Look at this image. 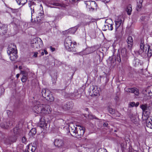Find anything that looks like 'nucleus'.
I'll return each mask as SVG.
<instances>
[{"label":"nucleus","instance_id":"nucleus-1","mask_svg":"<svg viewBox=\"0 0 152 152\" xmlns=\"http://www.w3.org/2000/svg\"><path fill=\"white\" fill-rule=\"evenodd\" d=\"M69 132L71 135L77 138H80L84 133V128L83 126L75 125L72 123L69 125Z\"/></svg>","mask_w":152,"mask_h":152},{"label":"nucleus","instance_id":"nucleus-2","mask_svg":"<svg viewBox=\"0 0 152 152\" xmlns=\"http://www.w3.org/2000/svg\"><path fill=\"white\" fill-rule=\"evenodd\" d=\"M33 110L37 113L47 114L51 112V108L49 105L39 104L38 102L37 105L33 107Z\"/></svg>","mask_w":152,"mask_h":152},{"label":"nucleus","instance_id":"nucleus-3","mask_svg":"<svg viewBox=\"0 0 152 152\" xmlns=\"http://www.w3.org/2000/svg\"><path fill=\"white\" fill-rule=\"evenodd\" d=\"M7 53L10 56V60L12 61H14L17 59V51L16 46L14 44H11L9 45L8 48Z\"/></svg>","mask_w":152,"mask_h":152},{"label":"nucleus","instance_id":"nucleus-4","mask_svg":"<svg viewBox=\"0 0 152 152\" xmlns=\"http://www.w3.org/2000/svg\"><path fill=\"white\" fill-rule=\"evenodd\" d=\"M64 45L66 49L69 51H76L74 43H72L70 37H68L66 38L64 42Z\"/></svg>","mask_w":152,"mask_h":152},{"label":"nucleus","instance_id":"nucleus-5","mask_svg":"<svg viewBox=\"0 0 152 152\" xmlns=\"http://www.w3.org/2000/svg\"><path fill=\"white\" fill-rule=\"evenodd\" d=\"M30 44L31 47L34 49H39L42 48L43 46L42 40L39 38H35L32 39L31 40Z\"/></svg>","mask_w":152,"mask_h":152},{"label":"nucleus","instance_id":"nucleus-6","mask_svg":"<svg viewBox=\"0 0 152 152\" xmlns=\"http://www.w3.org/2000/svg\"><path fill=\"white\" fill-rule=\"evenodd\" d=\"M42 94L43 96L47 100L50 102L53 101L54 98L51 92L48 89H43L42 90Z\"/></svg>","mask_w":152,"mask_h":152},{"label":"nucleus","instance_id":"nucleus-7","mask_svg":"<svg viewBox=\"0 0 152 152\" xmlns=\"http://www.w3.org/2000/svg\"><path fill=\"white\" fill-rule=\"evenodd\" d=\"M100 89L96 86H92L88 91L89 95L91 96H97L99 94Z\"/></svg>","mask_w":152,"mask_h":152},{"label":"nucleus","instance_id":"nucleus-8","mask_svg":"<svg viewBox=\"0 0 152 152\" xmlns=\"http://www.w3.org/2000/svg\"><path fill=\"white\" fill-rule=\"evenodd\" d=\"M152 49H150V47L148 45H144L143 41H141L140 45V48L144 52H146L148 49V52L150 54H152V44L151 45Z\"/></svg>","mask_w":152,"mask_h":152},{"label":"nucleus","instance_id":"nucleus-9","mask_svg":"<svg viewBox=\"0 0 152 152\" xmlns=\"http://www.w3.org/2000/svg\"><path fill=\"white\" fill-rule=\"evenodd\" d=\"M85 2L87 8L88 9L90 10L93 11L94 10L95 8L96 7L97 4L94 1H88Z\"/></svg>","mask_w":152,"mask_h":152},{"label":"nucleus","instance_id":"nucleus-10","mask_svg":"<svg viewBox=\"0 0 152 152\" xmlns=\"http://www.w3.org/2000/svg\"><path fill=\"white\" fill-rule=\"evenodd\" d=\"M29 72V70L27 69L25 70L20 71V73L23 75L21 80L23 82H25L26 81L28 78V74Z\"/></svg>","mask_w":152,"mask_h":152},{"label":"nucleus","instance_id":"nucleus-11","mask_svg":"<svg viewBox=\"0 0 152 152\" xmlns=\"http://www.w3.org/2000/svg\"><path fill=\"white\" fill-rule=\"evenodd\" d=\"M126 92L128 93H134L135 95L138 96L139 94V90L137 88H126L125 89Z\"/></svg>","mask_w":152,"mask_h":152},{"label":"nucleus","instance_id":"nucleus-12","mask_svg":"<svg viewBox=\"0 0 152 152\" xmlns=\"http://www.w3.org/2000/svg\"><path fill=\"white\" fill-rule=\"evenodd\" d=\"M55 145L56 147H62L64 144L63 140L60 139H56L54 141Z\"/></svg>","mask_w":152,"mask_h":152},{"label":"nucleus","instance_id":"nucleus-13","mask_svg":"<svg viewBox=\"0 0 152 152\" xmlns=\"http://www.w3.org/2000/svg\"><path fill=\"white\" fill-rule=\"evenodd\" d=\"M112 22V20L111 19L107 20L105 21V23L104 25L106 29H108L109 30H112L113 29L112 23H109V22Z\"/></svg>","mask_w":152,"mask_h":152},{"label":"nucleus","instance_id":"nucleus-14","mask_svg":"<svg viewBox=\"0 0 152 152\" xmlns=\"http://www.w3.org/2000/svg\"><path fill=\"white\" fill-rule=\"evenodd\" d=\"M123 18L121 17H119L115 21V29L117 30V29L121 25L123 22Z\"/></svg>","mask_w":152,"mask_h":152},{"label":"nucleus","instance_id":"nucleus-15","mask_svg":"<svg viewBox=\"0 0 152 152\" xmlns=\"http://www.w3.org/2000/svg\"><path fill=\"white\" fill-rule=\"evenodd\" d=\"M28 6L30 8L31 11V17L33 15V14L34 13V9L36 7V3L34 2L31 1L28 3Z\"/></svg>","mask_w":152,"mask_h":152},{"label":"nucleus","instance_id":"nucleus-16","mask_svg":"<svg viewBox=\"0 0 152 152\" xmlns=\"http://www.w3.org/2000/svg\"><path fill=\"white\" fill-rule=\"evenodd\" d=\"M146 125L148 128L152 129V117L149 116L146 119Z\"/></svg>","mask_w":152,"mask_h":152},{"label":"nucleus","instance_id":"nucleus-17","mask_svg":"<svg viewBox=\"0 0 152 152\" xmlns=\"http://www.w3.org/2000/svg\"><path fill=\"white\" fill-rule=\"evenodd\" d=\"M128 44V47L129 49H131L133 44V39L131 36H129L128 37L126 40Z\"/></svg>","mask_w":152,"mask_h":152},{"label":"nucleus","instance_id":"nucleus-18","mask_svg":"<svg viewBox=\"0 0 152 152\" xmlns=\"http://www.w3.org/2000/svg\"><path fill=\"white\" fill-rule=\"evenodd\" d=\"M73 104L72 102H67L63 106V108L65 110H68L73 107Z\"/></svg>","mask_w":152,"mask_h":152},{"label":"nucleus","instance_id":"nucleus-19","mask_svg":"<svg viewBox=\"0 0 152 152\" xmlns=\"http://www.w3.org/2000/svg\"><path fill=\"white\" fill-rule=\"evenodd\" d=\"M16 139V137L15 135L13 137H10L7 139L5 141V143L7 144H10L12 143L15 142Z\"/></svg>","mask_w":152,"mask_h":152},{"label":"nucleus","instance_id":"nucleus-20","mask_svg":"<svg viewBox=\"0 0 152 152\" xmlns=\"http://www.w3.org/2000/svg\"><path fill=\"white\" fill-rule=\"evenodd\" d=\"M44 12L42 10H41L40 11H38L37 13L38 15L37 16V21L38 22H39L44 18Z\"/></svg>","mask_w":152,"mask_h":152},{"label":"nucleus","instance_id":"nucleus-21","mask_svg":"<svg viewBox=\"0 0 152 152\" xmlns=\"http://www.w3.org/2000/svg\"><path fill=\"white\" fill-rule=\"evenodd\" d=\"M27 147L28 152H30V151L31 152H34L36 149L35 146H33L31 143L29 144L27 146Z\"/></svg>","mask_w":152,"mask_h":152},{"label":"nucleus","instance_id":"nucleus-22","mask_svg":"<svg viewBox=\"0 0 152 152\" xmlns=\"http://www.w3.org/2000/svg\"><path fill=\"white\" fill-rule=\"evenodd\" d=\"M12 125V123L9 122V123H6V125L4 123H1L0 124L1 127L3 128L4 129H7L9 127H10L11 125Z\"/></svg>","mask_w":152,"mask_h":152},{"label":"nucleus","instance_id":"nucleus-23","mask_svg":"<svg viewBox=\"0 0 152 152\" xmlns=\"http://www.w3.org/2000/svg\"><path fill=\"white\" fill-rule=\"evenodd\" d=\"M143 93L147 96H151V93L149 87L142 91Z\"/></svg>","mask_w":152,"mask_h":152},{"label":"nucleus","instance_id":"nucleus-24","mask_svg":"<svg viewBox=\"0 0 152 152\" xmlns=\"http://www.w3.org/2000/svg\"><path fill=\"white\" fill-rule=\"evenodd\" d=\"M137 10L139 11V10L142 7V3L143 0H137Z\"/></svg>","mask_w":152,"mask_h":152},{"label":"nucleus","instance_id":"nucleus-25","mask_svg":"<svg viewBox=\"0 0 152 152\" xmlns=\"http://www.w3.org/2000/svg\"><path fill=\"white\" fill-rule=\"evenodd\" d=\"M126 11L128 15H131L132 11V7L131 5L129 4L127 6Z\"/></svg>","mask_w":152,"mask_h":152},{"label":"nucleus","instance_id":"nucleus-26","mask_svg":"<svg viewBox=\"0 0 152 152\" xmlns=\"http://www.w3.org/2000/svg\"><path fill=\"white\" fill-rule=\"evenodd\" d=\"M16 1L19 5H23L27 2V0H16Z\"/></svg>","mask_w":152,"mask_h":152},{"label":"nucleus","instance_id":"nucleus-27","mask_svg":"<svg viewBox=\"0 0 152 152\" xmlns=\"http://www.w3.org/2000/svg\"><path fill=\"white\" fill-rule=\"evenodd\" d=\"M49 4L53 5L52 6H50V7H55V6H58L61 5V4H60L56 2H50Z\"/></svg>","mask_w":152,"mask_h":152},{"label":"nucleus","instance_id":"nucleus-28","mask_svg":"<svg viewBox=\"0 0 152 152\" xmlns=\"http://www.w3.org/2000/svg\"><path fill=\"white\" fill-rule=\"evenodd\" d=\"M141 108L142 109L143 111V113L145 112H147L146 110H148V107L147 104H142L141 105Z\"/></svg>","mask_w":152,"mask_h":152},{"label":"nucleus","instance_id":"nucleus-29","mask_svg":"<svg viewBox=\"0 0 152 152\" xmlns=\"http://www.w3.org/2000/svg\"><path fill=\"white\" fill-rule=\"evenodd\" d=\"M140 63V60L137 58H135L133 62V64L135 66H136L139 65Z\"/></svg>","mask_w":152,"mask_h":152},{"label":"nucleus","instance_id":"nucleus-30","mask_svg":"<svg viewBox=\"0 0 152 152\" xmlns=\"http://www.w3.org/2000/svg\"><path fill=\"white\" fill-rule=\"evenodd\" d=\"M47 124L44 121H41L40 123V127L42 128H43L45 127H46Z\"/></svg>","mask_w":152,"mask_h":152},{"label":"nucleus","instance_id":"nucleus-31","mask_svg":"<svg viewBox=\"0 0 152 152\" xmlns=\"http://www.w3.org/2000/svg\"><path fill=\"white\" fill-rule=\"evenodd\" d=\"M36 133V129L35 128H32L29 134L30 135H31L33 136L35 135Z\"/></svg>","mask_w":152,"mask_h":152},{"label":"nucleus","instance_id":"nucleus-32","mask_svg":"<svg viewBox=\"0 0 152 152\" xmlns=\"http://www.w3.org/2000/svg\"><path fill=\"white\" fill-rule=\"evenodd\" d=\"M22 143H24L25 144H26L27 141L25 137H23L22 138Z\"/></svg>","mask_w":152,"mask_h":152},{"label":"nucleus","instance_id":"nucleus-33","mask_svg":"<svg viewBox=\"0 0 152 152\" xmlns=\"http://www.w3.org/2000/svg\"><path fill=\"white\" fill-rule=\"evenodd\" d=\"M115 110L112 108H110L109 109V111L111 114H113L115 113Z\"/></svg>","mask_w":152,"mask_h":152},{"label":"nucleus","instance_id":"nucleus-34","mask_svg":"<svg viewBox=\"0 0 152 152\" xmlns=\"http://www.w3.org/2000/svg\"><path fill=\"white\" fill-rule=\"evenodd\" d=\"M121 53L122 55L123 56H125L126 54V50L125 49L122 50Z\"/></svg>","mask_w":152,"mask_h":152},{"label":"nucleus","instance_id":"nucleus-35","mask_svg":"<svg viewBox=\"0 0 152 152\" xmlns=\"http://www.w3.org/2000/svg\"><path fill=\"white\" fill-rule=\"evenodd\" d=\"M135 103L134 102H130L129 105V107H133L135 106Z\"/></svg>","mask_w":152,"mask_h":152},{"label":"nucleus","instance_id":"nucleus-36","mask_svg":"<svg viewBox=\"0 0 152 152\" xmlns=\"http://www.w3.org/2000/svg\"><path fill=\"white\" fill-rule=\"evenodd\" d=\"M71 30H72L71 33L72 34H74L76 31V29L75 28H72Z\"/></svg>","mask_w":152,"mask_h":152},{"label":"nucleus","instance_id":"nucleus-37","mask_svg":"<svg viewBox=\"0 0 152 152\" xmlns=\"http://www.w3.org/2000/svg\"><path fill=\"white\" fill-rule=\"evenodd\" d=\"M117 60L119 62H120L121 61V60L120 58V56L119 55H118L117 58Z\"/></svg>","mask_w":152,"mask_h":152},{"label":"nucleus","instance_id":"nucleus-38","mask_svg":"<svg viewBox=\"0 0 152 152\" xmlns=\"http://www.w3.org/2000/svg\"><path fill=\"white\" fill-rule=\"evenodd\" d=\"M38 53L37 52H35L34 53V55L33 56L34 57H37V54Z\"/></svg>","mask_w":152,"mask_h":152},{"label":"nucleus","instance_id":"nucleus-39","mask_svg":"<svg viewBox=\"0 0 152 152\" xmlns=\"http://www.w3.org/2000/svg\"><path fill=\"white\" fill-rule=\"evenodd\" d=\"M150 90V92L151 93V96H152V86L149 87Z\"/></svg>","mask_w":152,"mask_h":152},{"label":"nucleus","instance_id":"nucleus-40","mask_svg":"<svg viewBox=\"0 0 152 152\" xmlns=\"http://www.w3.org/2000/svg\"><path fill=\"white\" fill-rule=\"evenodd\" d=\"M146 18L145 16H142L141 18V19L142 20H144L146 19Z\"/></svg>","mask_w":152,"mask_h":152},{"label":"nucleus","instance_id":"nucleus-41","mask_svg":"<svg viewBox=\"0 0 152 152\" xmlns=\"http://www.w3.org/2000/svg\"><path fill=\"white\" fill-rule=\"evenodd\" d=\"M88 117H89V118L91 119L92 118L93 119V118H94V117L91 115H89L88 116Z\"/></svg>","mask_w":152,"mask_h":152},{"label":"nucleus","instance_id":"nucleus-42","mask_svg":"<svg viewBox=\"0 0 152 152\" xmlns=\"http://www.w3.org/2000/svg\"><path fill=\"white\" fill-rule=\"evenodd\" d=\"M130 77H132V73H129L128 75Z\"/></svg>","mask_w":152,"mask_h":152},{"label":"nucleus","instance_id":"nucleus-43","mask_svg":"<svg viewBox=\"0 0 152 152\" xmlns=\"http://www.w3.org/2000/svg\"><path fill=\"white\" fill-rule=\"evenodd\" d=\"M108 125V124L107 123H105L103 124V126H107Z\"/></svg>","mask_w":152,"mask_h":152},{"label":"nucleus","instance_id":"nucleus-44","mask_svg":"<svg viewBox=\"0 0 152 152\" xmlns=\"http://www.w3.org/2000/svg\"><path fill=\"white\" fill-rule=\"evenodd\" d=\"M50 48L52 51H53L55 50V48H53L52 47H50Z\"/></svg>","mask_w":152,"mask_h":152},{"label":"nucleus","instance_id":"nucleus-45","mask_svg":"<svg viewBox=\"0 0 152 152\" xmlns=\"http://www.w3.org/2000/svg\"><path fill=\"white\" fill-rule=\"evenodd\" d=\"M139 103L138 102H137L136 104H135V106L136 107H137L139 105Z\"/></svg>","mask_w":152,"mask_h":152},{"label":"nucleus","instance_id":"nucleus-46","mask_svg":"<svg viewBox=\"0 0 152 152\" xmlns=\"http://www.w3.org/2000/svg\"><path fill=\"white\" fill-rule=\"evenodd\" d=\"M19 76H20V75L19 74H18L16 75V77L17 78H18V77H19Z\"/></svg>","mask_w":152,"mask_h":152},{"label":"nucleus","instance_id":"nucleus-47","mask_svg":"<svg viewBox=\"0 0 152 152\" xmlns=\"http://www.w3.org/2000/svg\"><path fill=\"white\" fill-rule=\"evenodd\" d=\"M44 53L45 54H48V52H47L45 50H44Z\"/></svg>","mask_w":152,"mask_h":152},{"label":"nucleus","instance_id":"nucleus-48","mask_svg":"<svg viewBox=\"0 0 152 152\" xmlns=\"http://www.w3.org/2000/svg\"><path fill=\"white\" fill-rule=\"evenodd\" d=\"M40 7H41V9H42V10H43V7H42V4H40Z\"/></svg>","mask_w":152,"mask_h":152},{"label":"nucleus","instance_id":"nucleus-49","mask_svg":"<svg viewBox=\"0 0 152 152\" xmlns=\"http://www.w3.org/2000/svg\"><path fill=\"white\" fill-rule=\"evenodd\" d=\"M19 69H22V66H19Z\"/></svg>","mask_w":152,"mask_h":152},{"label":"nucleus","instance_id":"nucleus-50","mask_svg":"<svg viewBox=\"0 0 152 152\" xmlns=\"http://www.w3.org/2000/svg\"><path fill=\"white\" fill-rule=\"evenodd\" d=\"M44 52H42V53H41V55L42 56H43V55H44Z\"/></svg>","mask_w":152,"mask_h":152},{"label":"nucleus","instance_id":"nucleus-51","mask_svg":"<svg viewBox=\"0 0 152 152\" xmlns=\"http://www.w3.org/2000/svg\"><path fill=\"white\" fill-rule=\"evenodd\" d=\"M104 152H106L107 151L106 150L104 149Z\"/></svg>","mask_w":152,"mask_h":152},{"label":"nucleus","instance_id":"nucleus-52","mask_svg":"<svg viewBox=\"0 0 152 152\" xmlns=\"http://www.w3.org/2000/svg\"><path fill=\"white\" fill-rule=\"evenodd\" d=\"M10 112V111H9V110H7V113H8V112Z\"/></svg>","mask_w":152,"mask_h":152},{"label":"nucleus","instance_id":"nucleus-53","mask_svg":"<svg viewBox=\"0 0 152 152\" xmlns=\"http://www.w3.org/2000/svg\"><path fill=\"white\" fill-rule=\"evenodd\" d=\"M15 130H17V129H14V131H15Z\"/></svg>","mask_w":152,"mask_h":152},{"label":"nucleus","instance_id":"nucleus-54","mask_svg":"<svg viewBox=\"0 0 152 152\" xmlns=\"http://www.w3.org/2000/svg\"><path fill=\"white\" fill-rule=\"evenodd\" d=\"M115 132H116V130H115Z\"/></svg>","mask_w":152,"mask_h":152},{"label":"nucleus","instance_id":"nucleus-55","mask_svg":"<svg viewBox=\"0 0 152 152\" xmlns=\"http://www.w3.org/2000/svg\"><path fill=\"white\" fill-rule=\"evenodd\" d=\"M15 134H17V133H15Z\"/></svg>","mask_w":152,"mask_h":152}]
</instances>
